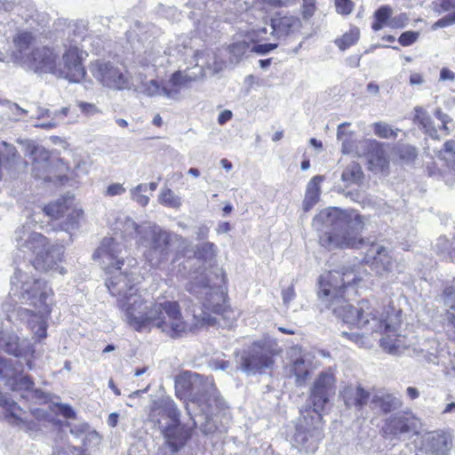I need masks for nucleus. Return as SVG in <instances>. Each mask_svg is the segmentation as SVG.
<instances>
[{"instance_id": "obj_1", "label": "nucleus", "mask_w": 455, "mask_h": 455, "mask_svg": "<svg viewBox=\"0 0 455 455\" xmlns=\"http://www.w3.org/2000/svg\"><path fill=\"white\" fill-rule=\"evenodd\" d=\"M355 281L353 272L337 270L321 275L317 292L323 307L349 324L356 325L366 332H379L381 347L389 354L397 355L406 347L405 337L397 333L401 324V310L388 302L379 305L376 299H363L354 307L345 299V290Z\"/></svg>"}, {"instance_id": "obj_2", "label": "nucleus", "mask_w": 455, "mask_h": 455, "mask_svg": "<svg viewBox=\"0 0 455 455\" xmlns=\"http://www.w3.org/2000/svg\"><path fill=\"white\" fill-rule=\"evenodd\" d=\"M126 246L117 237H105L93 253V259L100 260L101 267L111 275L106 285L113 297H116L118 308L126 322V311L122 304L128 306L132 297L145 298L136 288L140 271L138 260L132 256L124 257Z\"/></svg>"}, {"instance_id": "obj_3", "label": "nucleus", "mask_w": 455, "mask_h": 455, "mask_svg": "<svg viewBox=\"0 0 455 455\" xmlns=\"http://www.w3.org/2000/svg\"><path fill=\"white\" fill-rule=\"evenodd\" d=\"M132 301L126 306V323L133 330L144 332L157 329L170 338L182 336L192 329L184 319L178 302L165 300L150 302L146 298L132 297Z\"/></svg>"}, {"instance_id": "obj_4", "label": "nucleus", "mask_w": 455, "mask_h": 455, "mask_svg": "<svg viewBox=\"0 0 455 455\" xmlns=\"http://www.w3.org/2000/svg\"><path fill=\"white\" fill-rule=\"evenodd\" d=\"M319 233L320 244L328 249L357 248L363 239L364 218L354 210L325 208L312 220Z\"/></svg>"}, {"instance_id": "obj_5", "label": "nucleus", "mask_w": 455, "mask_h": 455, "mask_svg": "<svg viewBox=\"0 0 455 455\" xmlns=\"http://www.w3.org/2000/svg\"><path fill=\"white\" fill-rule=\"evenodd\" d=\"M175 389L178 397L188 401L186 409L188 413L196 407L205 416L206 425L202 427V430L206 434L211 433L214 427L209 426V421L223 406L213 379L196 372H184L177 377Z\"/></svg>"}, {"instance_id": "obj_6", "label": "nucleus", "mask_w": 455, "mask_h": 455, "mask_svg": "<svg viewBox=\"0 0 455 455\" xmlns=\"http://www.w3.org/2000/svg\"><path fill=\"white\" fill-rule=\"evenodd\" d=\"M12 291L21 300L33 305L36 313L30 314L32 310L22 309L21 315L25 318L28 315V323L36 339H41L46 337V317L51 312L48 299L52 295V291L45 283L34 279L28 272L16 269L11 279Z\"/></svg>"}, {"instance_id": "obj_7", "label": "nucleus", "mask_w": 455, "mask_h": 455, "mask_svg": "<svg viewBox=\"0 0 455 455\" xmlns=\"http://www.w3.org/2000/svg\"><path fill=\"white\" fill-rule=\"evenodd\" d=\"M34 36L29 32H19L13 38L15 50L12 52L14 60L22 67L35 73L55 74L58 53L48 47L36 48L30 51Z\"/></svg>"}, {"instance_id": "obj_8", "label": "nucleus", "mask_w": 455, "mask_h": 455, "mask_svg": "<svg viewBox=\"0 0 455 455\" xmlns=\"http://www.w3.org/2000/svg\"><path fill=\"white\" fill-rule=\"evenodd\" d=\"M180 414L174 402L166 399L155 403L148 416L164 434L172 451H177L184 444L188 435L180 425Z\"/></svg>"}, {"instance_id": "obj_9", "label": "nucleus", "mask_w": 455, "mask_h": 455, "mask_svg": "<svg viewBox=\"0 0 455 455\" xmlns=\"http://www.w3.org/2000/svg\"><path fill=\"white\" fill-rule=\"evenodd\" d=\"M172 57L173 55L171 52H162L160 50L155 49L146 51L143 55L140 56L138 65L140 70L136 76L135 90L148 97L162 96L161 84L148 76H153L158 68L174 62Z\"/></svg>"}, {"instance_id": "obj_10", "label": "nucleus", "mask_w": 455, "mask_h": 455, "mask_svg": "<svg viewBox=\"0 0 455 455\" xmlns=\"http://www.w3.org/2000/svg\"><path fill=\"white\" fill-rule=\"evenodd\" d=\"M347 124L344 122L337 129V138L342 143V153L346 155L355 153L358 156H365L371 171L375 172H384L389 162L382 144L375 140H363L358 142L355 149L351 133L345 131Z\"/></svg>"}, {"instance_id": "obj_11", "label": "nucleus", "mask_w": 455, "mask_h": 455, "mask_svg": "<svg viewBox=\"0 0 455 455\" xmlns=\"http://www.w3.org/2000/svg\"><path fill=\"white\" fill-rule=\"evenodd\" d=\"M219 275H216L214 281H210L204 274L192 277V281L187 284V290L195 294L202 300L204 307L214 314H220L222 311L223 291L222 285L225 283L224 271L218 269Z\"/></svg>"}, {"instance_id": "obj_12", "label": "nucleus", "mask_w": 455, "mask_h": 455, "mask_svg": "<svg viewBox=\"0 0 455 455\" xmlns=\"http://www.w3.org/2000/svg\"><path fill=\"white\" fill-rule=\"evenodd\" d=\"M301 418L296 427L293 445L307 453L317 450L319 441L323 438V417L310 409L300 411Z\"/></svg>"}, {"instance_id": "obj_13", "label": "nucleus", "mask_w": 455, "mask_h": 455, "mask_svg": "<svg viewBox=\"0 0 455 455\" xmlns=\"http://www.w3.org/2000/svg\"><path fill=\"white\" fill-rule=\"evenodd\" d=\"M90 71L102 85L113 90H129L132 78L125 68L110 60H97L91 63Z\"/></svg>"}, {"instance_id": "obj_14", "label": "nucleus", "mask_w": 455, "mask_h": 455, "mask_svg": "<svg viewBox=\"0 0 455 455\" xmlns=\"http://www.w3.org/2000/svg\"><path fill=\"white\" fill-rule=\"evenodd\" d=\"M172 235L159 226L154 225L148 228L146 241L147 250L144 251L146 261L152 267H157L167 261L170 252V243Z\"/></svg>"}, {"instance_id": "obj_15", "label": "nucleus", "mask_w": 455, "mask_h": 455, "mask_svg": "<svg viewBox=\"0 0 455 455\" xmlns=\"http://www.w3.org/2000/svg\"><path fill=\"white\" fill-rule=\"evenodd\" d=\"M364 261L381 276L393 277L405 270V265L394 259L388 249L379 243H372L367 249Z\"/></svg>"}, {"instance_id": "obj_16", "label": "nucleus", "mask_w": 455, "mask_h": 455, "mask_svg": "<svg viewBox=\"0 0 455 455\" xmlns=\"http://www.w3.org/2000/svg\"><path fill=\"white\" fill-rule=\"evenodd\" d=\"M86 53L77 46H70L62 55L61 60H57L54 76L70 83H80L86 72L83 61Z\"/></svg>"}, {"instance_id": "obj_17", "label": "nucleus", "mask_w": 455, "mask_h": 455, "mask_svg": "<svg viewBox=\"0 0 455 455\" xmlns=\"http://www.w3.org/2000/svg\"><path fill=\"white\" fill-rule=\"evenodd\" d=\"M17 249L25 253L34 256V259L44 252L50 245L47 238L34 230H31L29 223L27 222L15 232L14 237Z\"/></svg>"}, {"instance_id": "obj_18", "label": "nucleus", "mask_w": 455, "mask_h": 455, "mask_svg": "<svg viewBox=\"0 0 455 455\" xmlns=\"http://www.w3.org/2000/svg\"><path fill=\"white\" fill-rule=\"evenodd\" d=\"M63 254V246L50 244L44 252L38 254V256L33 259L34 268L50 273L51 275H63L66 274V269L61 265Z\"/></svg>"}, {"instance_id": "obj_19", "label": "nucleus", "mask_w": 455, "mask_h": 455, "mask_svg": "<svg viewBox=\"0 0 455 455\" xmlns=\"http://www.w3.org/2000/svg\"><path fill=\"white\" fill-rule=\"evenodd\" d=\"M185 52L181 54L184 57V62L194 66L196 71L190 72L188 68L185 70H178L174 72L172 76V83L178 84L180 87H185L190 83L205 76L204 68L203 65H199V58L202 57L203 52L194 51L192 48H184Z\"/></svg>"}, {"instance_id": "obj_20", "label": "nucleus", "mask_w": 455, "mask_h": 455, "mask_svg": "<svg viewBox=\"0 0 455 455\" xmlns=\"http://www.w3.org/2000/svg\"><path fill=\"white\" fill-rule=\"evenodd\" d=\"M334 394V376L331 372L323 371L314 383L311 390L310 399L313 408L311 411L321 413L324 405L329 401L331 395Z\"/></svg>"}, {"instance_id": "obj_21", "label": "nucleus", "mask_w": 455, "mask_h": 455, "mask_svg": "<svg viewBox=\"0 0 455 455\" xmlns=\"http://www.w3.org/2000/svg\"><path fill=\"white\" fill-rule=\"evenodd\" d=\"M154 225L153 223L138 225L129 216L119 214L112 224V228L116 235L119 233L121 237L124 239L136 238L138 243L143 244L146 242L148 228Z\"/></svg>"}, {"instance_id": "obj_22", "label": "nucleus", "mask_w": 455, "mask_h": 455, "mask_svg": "<svg viewBox=\"0 0 455 455\" xmlns=\"http://www.w3.org/2000/svg\"><path fill=\"white\" fill-rule=\"evenodd\" d=\"M419 420L411 412H398L387 419L383 427L386 435H398L417 430Z\"/></svg>"}, {"instance_id": "obj_23", "label": "nucleus", "mask_w": 455, "mask_h": 455, "mask_svg": "<svg viewBox=\"0 0 455 455\" xmlns=\"http://www.w3.org/2000/svg\"><path fill=\"white\" fill-rule=\"evenodd\" d=\"M25 148L26 154L30 156L34 161L33 172L36 178L49 180L48 175L49 168V153L43 147L36 146L31 141H25L21 143Z\"/></svg>"}, {"instance_id": "obj_24", "label": "nucleus", "mask_w": 455, "mask_h": 455, "mask_svg": "<svg viewBox=\"0 0 455 455\" xmlns=\"http://www.w3.org/2000/svg\"><path fill=\"white\" fill-rule=\"evenodd\" d=\"M43 212L52 220L60 219L67 215V228H73L78 223V219L82 214V211L70 208L66 200H58L46 205Z\"/></svg>"}, {"instance_id": "obj_25", "label": "nucleus", "mask_w": 455, "mask_h": 455, "mask_svg": "<svg viewBox=\"0 0 455 455\" xmlns=\"http://www.w3.org/2000/svg\"><path fill=\"white\" fill-rule=\"evenodd\" d=\"M273 363L272 358L262 349H252L241 356L240 370L247 374H255Z\"/></svg>"}, {"instance_id": "obj_26", "label": "nucleus", "mask_w": 455, "mask_h": 455, "mask_svg": "<svg viewBox=\"0 0 455 455\" xmlns=\"http://www.w3.org/2000/svg\"><path fill=\"white\" fill-rule=\"evenodd\" d=\"M300 28L301 21L294 15H275L271 19V33L278 39L294 35Z\"/></svg>"}, {"instance_id": "obj_27", "label": "nucleus", "mask_w": 455, "mask_h": 455, "mask_svg": "<svg viewBox=\"0 0 455 455\" xmlns=\"http://www.w3.org/2000/svg\"><path fill=\"white\" fill-rule=\"evenodd\" d=\"M451 437L443 431L428 433L423 437L422 447L427 453L445 454L451 447Z\"/></svg>"}, {"instance_id": "obj_28", "label": "nucleus", "mask_w": 455, "mask_h": 455, "mask_svg": "<svg viewBox=\"0 0 455 455\" xmlns=\"http://www.w3.org/2000/svg\"><path fill=\"white\" fill-rule=\"evenodd\" d=\"M291 355L297 357L289 364V371L295 377L297 385L303 386L310 372V363L307 361L306 355L302 354L299 347L291 348Z\"/></svg>"}, {"instance_id": "obj_29", "label": "nucleus", "mask_w": 455, "mask_h": 455, "mask_svg": "<svg viewBox=\"0 0 455 455\" xmlns=\"http://www.w3.org/2000/svg\"><path fill=\"white\" fill-rule=\"evenodd\" d=\"M70 433L82 442V449L84 451L96 448L101 442V436L99 433L91 428L86 423L76 424L71 427Z\"/></svg>"}, {"instance_id": "obj_30", "label": "nucleus", "mask_w": 455, "mask_h": 455, "mask_svg": "<svg viewBox=\"0 0 455 455\" xmlns=\"http://www.w3.org/2000/svg\"><path fill=\"white\" fill-rule=\"evenodd\" d=\"M27 341L20 343L19 337L11 332H0V349L16 357L26 356L32 354V348L25 345Z\"/></svg>"}, {"instance_id": "obj_31", "label": "nucleus", "mask_w": 455, "mask_h": 455, "mask_svg": "<svg viewBox=\"0 0 455 455\" xmlns=\"http://www.w3.org/2000/svg\"><path fill=\"white\" fill-rule=\"evenodd\" d=\"M369 402L373 410L379 409L384 413L397 410L402 405L398 397L384 390H378L371 394Z\"/></svg>"}, {"instance_id": "obj_32", "label": "nucleus", "mask_w": 455, "mask_h": 455, "mask_svg": "<svg viewBox=\"0 0 455 455\" xmlns=\"http://www.w3.org/2000/svg\"><path fill=\"white\" fill-rule=\"evenodd\" d=\"M340 395L348 407H363L370 400L371 394L360 386H347L341 391Z\"/></svg>"}, {"instance_id": "obj_33", "label": "nucleus", "mask_w": 455, "mask_h": 455, "mask_svg": "<svg viewBox=\"0 0 455 455\" xmlns=\"http://www.w3.org/2000/svg\"><path fill=\"white\" fill-rule=\"evenodd\" d=\"M323 180V176L315 175L308 181L303 200V208L306 212L309 211L318 203L321 194V183Z\"/></svg>"}, {"instance_id": "obj_34", "label": "nucleus", "mask_w": 455, "mask_h": 455, "mask_svg": "<svg viewBox=\"0 0 455 455\" xmlns=\"http://www.w3.org/2000/svg\"><path fill=\"white\" fill-rule=\"evenodd\" d=\"M68 111V108L65 107L62 108L58 113H55L54 116H52L48 109L37 107L36 116L38 119V123H36L35 125L36 127L46 129L54 127L58 124L57 119H63L67 116Z\"/></svg>"}, {"instance_id": "obj_35", "label": "nucleus", "mask_w": 455, "mask_h": 455, "mask_svg": "<svg viewBox=\"0 0 455 455\" xmlns=\"http://www.w3.org/2000/svg\"><path fill=\"white\" fill-rule=\"evenodd\" d=\"M218 255V247L212 242H203L196 244L195 257L204 262L212 264Z\"/></svg>"}, {"instance_id": "obj_36", "label": "nucleus", "mask_w": 455, "mask_h": 455, "mask_svg": "<svg viewBox=\"0 0 455 455\" xmlns=\"http://www.w3.org/2000/svg\"><path fill=\"white\" fill-rule=\"evenodd\" d=\"M393 15V9L388 5L379 7L374 12V21L371 24V28L374 31H379L385 27H388L389 20Z\"/></svg>"}, {"instance_id": "obj_37", "label": "nucleus", "mask_w": 455, "mask_h": 455, "mask_svg": "<svg viewBox=\"0 0 455 455\" xmlns=\"http://www.w3.org/2000/svg\"><path fill=\"white\" fill-rule=\"evenodd\" d=\"M363 178V172L360 165L355 162H351L341 174V180L345 183V187L352 184H357Z\"/></svg>"}, {"instance_id": "obj_38", "label": "nucleus", "mask_w": 455, "mask_h": 455, "mask_svg": "<svg viewBox=\"0 0 455 455\" xmlns=\"http://www.w3.org/2000/svg\"><path fill=\"white\" fill-rule=\"evenodd\" d=\"M360 36L359 28L354 27L349 29L348 32L342 35L339 38L335 40L336 45L342 51L349 48L351 45L355 44Z\"/></svg>"}, {"instance_id": "obj_39", "label": "nucleus", "mask_w": 455, "mask_h": 455, "mask_svg": "<svg viewBox=\"0 0 455 455\" xmlns=\"http://www.w3.org/2000/svg\"><path fill=\"white\" fill-rule=\"evenodd\" d=\"M159 203L174 209L181 205L180 198L170 188L162 189L158 196Z\"/></svg>"}, {"instance_id": "obj_40", "label": "nucleus", "mask_w": 455, "mask_h": 455, "mask_svg": "<svg viewBox=\"0 0 455 455\" xmlns=\"http://www.w3.org/2000/svg\"><path fill=\"white\" fill-rule=\"evenodd\" d=\"M374 134L379 138L389 139L397 136L398 129H393L392 126L384 122H376L372 124Z\"/></svg>"}, {"instance_id": "obj_41", "label": "nucleus", "mask_w": 455, "mask_h": 455, "mask_svg": "<svg viewBox=\"0 0 455 455\" xmlns=\"http://www.w3.org/2000/svg\"><path fill=\"white\" fill-rule=\"evenodd\" d=\"M162 86V97H164L166 99L173 100H179L180 99V92L181 89L178 85V84L172 83V76H171L168 82H166L164 84H161Z\"/></svg>"}, {"instance_id": "obj_42", "label": "nucleus", "mask_w": 455, "mask_h": 455, "mask_svg": "<svg viewBox=\"0 0 455 455\" xmlns=\"http://www.w3.org/2000/svg\"><path fill=\"white\" fill-rule=\"evenodd\" d=\"M147 191L148 186L146 183L139 184L130 190L131 197L140 205L146 206L149 202V197L144 194Z\"/></svg>"}, {"instance_id": "obj_43", "label": "nucleus", "mask_w": 455, "mask_h": 455, "mask_svg": "<svg viewBox=\"0 0 455 455\" xmlns=\"http://www.w3.org/2000/svg\"><path fill=\"white\" fill-rule=\"evenodd\" d=\"M20 371V365L13 364L12 361H7L0 356V377L14 378Z\"/></svg>"}, {"instance_id": "obj_44", "label": "nucleus", "mask_w": 455, "mask_h": 455, "mask_svg": "<svg viewBox=\"0 0 455 455\" xmlns=\"http://www.w3.org/2000/svg\"><path fill=\"white\" fill-rule=\"evenodd\" d=\"M0 406L10 411L11 415L17 419H22L21 409L15 402L9 399L7 395L0 394Z\"/></svg>"}, {"instance_id": "obj_45", "label": "nucleus", "mask_w": 455, "mask_h": 455, "mask_svg": "<svg viewBox=\"0 0 455 455\" xmlns=\"http://www.w3.org/2000/svg\"><path fill=\"white\" fill-rule=\"evenodd\" d=\"M415 119L423 126L427 132L430 133V129L432 128L431 118L423 108L418 107L415 108Z\"/></svg>"}, {"instance_id": "obj_46", "label": "nucleus", "mask_w": 455, "mask_h": 455, "mask_svg": "<svg viewBox=\"0 0 455 455\" xmlns=\"http://www.w3.org/2000/svg\"><path fill=\"white\" fill-rule=\"evenodd\" d=\"M420 33L419 31H405L401 34L398 38V42L403 46H410L418 41Z\"/></svg>"}, {"instance_id": "obj_47", "label": "nucleus", "mask_w": 455, "mask_h": 455, "mask_svg": "<svg viewBox=\"0 0 455 455\" xmlns=\"http://www.w3.org/2000/svg\"><path fill=\"white\" fill-rule=\"evenodd\" d=\"M250 49V44L244 41L234 43L229 46V52L236 59L242 58Z\"/></svg>"}, {"instance_id": "obj_48", "label": "nucleus", "mask_w": 455, "mask_h": 455, "mask_svg": "<svg viewBox=\"0 0 455 455\" xmlns=\"http://www.w3.org/2000/svg\"><path fill=\"white\" fill-rule=\"evenodd\" d=\"M434 11L438 14L455 9V0H435L433 3Z\"/></svg>"}, {"instance_id": "obj_49", "label": "nucleus", "mask_w": 455, "mask_h": 455, "mask_svg": "<svg viewBox=\"0 0 455 455\" xmlns=\"http://www.w3.org/2000/svg\"><path fill=\"white\" fill-rule=\"evenodd\" d=\"M409 23V17L406 13H400L392 17L389 20L388 27L391 28H403Z\"/></svg>"}, {"instance_id": "obj_50", "label": "nucleus", "mask_w": 455, "mask_h": 455, "mask_svg": "<svg viewBox=\"0 0 455 455\" xmlns=\"http://www.w3.org/2000/svg\"><path fill=\"white\" fill-rule=\"evenodd\" d=\"M442 157L446 162H451L455 160V142L449 140L445 142L443 151L441 152Z\"/></svg>"}, {"instance_id": "obj_51", "label": "nucleus", "mask_w": 455, "mask_h": 455, "mask_svg": "<svg viewBox=\"0 0 455 455\" xmlns=\"http://www.w3.org/2000/svg\"><path fill=\"white\" fill-rule=\"evenodd\" d=\"M336 10L343 15L350 14L354 9V4L350 0H335Z\"/></svg>"}, {"instance_id": "obj_52", "label": "nucleus", "mask_w": 455, "mask_h": 455, "mask_svg": "<svg viewBox=\"0 0 455 455\" xmlns=\"http://www.w3.org/2000/svg\"><path fill=\"white\" fill-rule=\"evenodd\" d=\"M443 302L450 308H455V285L445 288L443 291Z\"/></svg>"}, {"instance_id": "obj_53", "label": "nucleus", "mask_w": 455, "mask_h": 455, "mask_svg": "<svg viewBox=\"0 0 455 455\" xmlns=\"http://www.w3.org/2000/svg\"><path fill=\"white\" fill-rule=\"evenodd\" d=\"M126 191V188H124V184L121 183H112L109 184L104 192V196H121L124 194Z\"/></svg>"}, {"instance_id": "obj_54", "label": "nucleus", "mask_w": 455, "mask_h": 455, "mask_svg": "<svg viewBox=\"0 0 455 455\" xmlns=\"http://www.w3.org/2000/svg\"><path fill=\"white\" fill-rule=\"evenodd\" d=\"M0 150L2 159L4 157L5 160L14 158L17 154V150L15 149V148L12 145H10L4 141L0 142Z\"/></svg>"}, {"instance_id": "obj_55", "label": "nucleus", "mask_w": 455, "mask_h": 455, "mask_svg": "<svg viewBox=\"0 0 455 455\" xmlns=\"http://www.w3.org/2000/svg\"><path fill=\"white\" fill-rule=\"evenodd\" d=\"M195 318L196 319V327L212 325L215 323V318L206 312H203L201 315H195Z\"/></svg>"}, {"instance_id": "obj_56", "label": "nucleus", "mask_w": 455, "mask_h": 455, "mask_svg": "<svg viewBox=\"0 0 455 455\" xmlns=\"http://www.w3.org/2000/svg\"><path fill=\"white\" fill-rule=\"evenodd\" d=\"M277 47V44H256L251 48V51L258 54H267L269 52L275 50Z\"/></svg>"}, {"instance_id": "obj_57", "label": "nucleus", "mask_w": 455, "mask_h": 455, "mask_svg": "<svg viewBox=\"0 0 455 455\" xmlns=\"http://www.w3.org/2000/svg\"><path fill=\"white\" fill-rule=\"evenodd\" d=\"M342 335L347 339L352 340L359 347H364L366 345L364 338L357 332H346L343 331Z\"/></svg>"}, {"instance_id": "obj_58", "label": "nucleus", "mask_w": 455, "mask_h": 455, "mask_svg": "<svg viewBox=\"0 0 455 455\" xmlns=\"http://www.w3.org/2000/svg\"><path fill=\"white\" fill-rule=\"evenodd\" d=\"M210 228L207 225L202 224L196 228L195 235L196 240H204L208 237Z\"/></svg>"}, {"instance_id": "obj_59", "label": "nucleus", "mask_w": 455, "mask_h": 455, "mask_svg": "<svg viewBox=\"0 0 455 455\" xmlns=\"http://www.w3.org/2000/svg\"><path fill=\"white\" fill-rule=\"evenodd\" d=\"M282 297L283 303L288 305L289 302H291L295 297L294 289L292 287H288L287 289L283 290L282 292Z\"/></svg>"}, {"instance_id": "obj_60", "label": "nucleus", "mask_w": 455, "mask_h": 455, "mask_svg": "<svg viewBox=\"0 0 455 455\" xmlns=\"http://www.w3.org/2000/svg\"><path fill=\"white\" fill-rule=\"evenodd\" d=\"M440 80L441 81H454L455 80V73L450 70L447 68H443L440 71Z\"/></svg>"}, {"instance_id": "obj_61", "label": "nucleus", "mask_w": 455, "mask_h": 455, "mask_svg": "<svg viewBox=\"0 0 455 455\" xmlns=\"http://www.w3.org/2000/svg\"><path fill=\"white\" fill-rule=\"evenodd\" d=\"M233 116V114L230 110L228 109H224L223 111H221L218 116V123L220 124V125H223L225 124L227 122H228Z\"/></svg>"}, {"instance_id": "obj_62", "label": "nucleus", "mask_w": 455, "mask_h": 455, "mask_svg": "<svg viewBox=\"0 0 455 455\" xmlns=\"http://www.w3.org/2000/svg\"><path fill=\"white\" fill-rule=\"evenodd\" d=\"M435 115L442 122L443 128L444 130H447V124L450 121V117L448 116V115L443 113L439 108L435 110Z\"/></svg>"}, {"instance_id": "obj_63", "label": "nucleus", "mask_w": 455, "mask_h": 455, "mask_svg": "<svg viewBox=\"0 0 455 455\" xmlns=\"http://www.w3.org/2000/svg\"><path fill=\"white\" fill-rule=\"evenodd\" d=\"M80 108H81L83 112H84L85 114H88V115H92L95 112H97L96 107L94 105H92V104L81 102L80 103Z\"/></svg>"}, {"instance_id": "obj_64", "label": "nucleus", "mask_w": 455, "mask_h": 455, "mask_svg": "<svg viewBox=\"0 0 455 455\" xmlns=\"http://www.w3.org/2000/svg\"><path fill=\"white\" fill-rule=\"evenodd\" d=\"M424 83L423 76L419 73H412L410 76V84L411 85L422 84Z\"/></svg>"}]
</instances>
